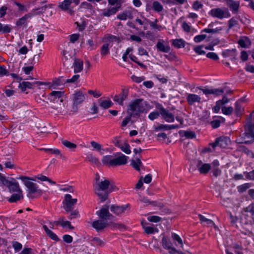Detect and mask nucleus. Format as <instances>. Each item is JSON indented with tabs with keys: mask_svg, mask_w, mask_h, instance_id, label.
I'll use <instances>...</instances> for the list:
<instances>
[{
	"mask_svg": "<svg viewBox=\"0 0 254 254\" xmlns=\"http://www.w3.org/2000/svg\"><path fill=\"white\" fill-rule=\"evenodd\" d=\"M233 111V108L232 107H223L222 108V113L226 115H229L232 114Z\"/></svg>",
	"mask_w": 254,
	"mask_h": 254,
	"instance_id": "obj_53",
	"label": "nucleus"
},
{
	"mask_svg": "<svg viewBox=\"0 0 254 254\" xmlns=\"http://www.w3.org/2000/svg\"><path fill=\"white\" fill-rule=\"evenodd\" d=\"M128 95V89L123 88L122 89V92L119 95H116L113 97V100L118 103L120 105H124V101L127 98Z\"/></svg>",
	"mask_w": 254,
	"mask_h": 254,
	"instance_id": "obj_9",
	"label": "nucleus"
},
{
	"mask_svg": "<svg viewBox=\"0 0 254 254\" xmlns=\"http://www.w3.org/2000/svg\"><path fill=\"white\" fill-rule=\"evenodd\" d=\"M198 89L201 90L205 95L212 94L215 96L222 95L224 91L223 88H202L199 87Z\"/></svg>",
	"mask_w": 254,
	"mask_h": 254,
	"instance_id": "obj_13",
	"label": "nucleus"
},
{
	"mask_svg": "<svg viewBox=\"0 0 254 254\" xmlns=\"http://www.w3.org/2000/svg\"><path fill=\"white\" fill-rule=\"evenodd\" d=\"M77 201L76 198H72L70 194H66L63 201V204H64V208L66 212L71 211L73 208V206L76 203Z\"/></svg>",
	"mask_w": 254,
	"mask_h": 254,
	"instance_id": "obj_5",
	"label": "nucleus"
},
{
	"mask_svg": "<svg viewBox=\"0 0 254 254\" xmlns=\"http://www.w3.org/2000/svg\"><path fill=\"white\" fill-rule=\"evenodd\" d=\"M43 228L45 230L47 236L50 239L56 242L59 241L60 240V239L59 238L57 235L51 230H50L46 225H43Z\"/></svg>",
	"mask_w": 254,
	"mask_h": 254,
	"instance_id": "obj_24",
	"label": "nucleus"
},
{
	"mask_svg": "<svg viewBox=\"0 0 254 254\" xmlns=\"http://www.w3.org/2000/svg\"><path fill=\"white\" fill-rule=\"evenodd\" d=\"M206 37L205 34L198 35L194 37V41L196 43H199L202 41Z\"/></svg>",
	"mask_w": 254,
	"mask_h": 254,
	"instance_id": "obj_60",
	"label": "nucleus"
},
{
	"mask_svg": "<svg viewBox=\"0 0 254 254\" xmlns=\"http://www.w3.org/2000/svg\"><path fill=\"white\" fill-rule=\"evenodd\" d=\"M184 136L188 139H193L196 137V134L194 131L190 130L184 131Z\"/></svg>",
	"mask_w": 254,
	"mask_h": 254,
	"instance_id": "obj_49",
	"label": "nucleus"
},
{
	"mask_svg": "<svg viewBox=\"0 0 254 254\" xmlns=\"http://www.w3.org/2000/svg\"><path fill=\"white\" fill-rule=\"evenodd\" d=\"M129 204L122 206H118L117 205H112L110 207L111 211L117 215H120L123 213L129 207Z\"/></svg>",
	"mask_w": 254,
	"mask_h": 254,
	"instance_id": "obj_15",
	"label": "nucleus"
},
{
	"mask_svg": "<svg viewBox=\"0 0 254 254\" xmlns=\"http://www.w3.org/2000/svg\"><path fill=\"white\" fill-rule=\"evenodd\" d=\"M254 142V131L244 130L239 139V144H252Z\"/></svg>",
	"mask_w": 254,
	"mask_h": 254,
	"instance_id": "obj_7",
	"label": "nucleus"
},
{
	"mask_svg": "<svg viewBox=\"0 0 254 254\" xmlns=\"http://www.w3.org/2000/svg\"><path fill=\"white\" fill-rule=\"evenodd\" d=\"M206 57L208 58L213 60L214 61H217L219 59L218 55L215 53L213 52L208 53L206 55Z\"/></svg>",
	"mask_w": 254,
	"mask_h": 254,
	"instance_id": "obj_59",
	"label": "nucleus"
},
{
	"mask_svg": "<svg viewBox=\"0 0 254 254\" xmlns=\"http://www.w3.org/2000/svg\"><path fill=\"white\" fill-rule=\"evenodd\" d=\"M152 9L154 11L159 13L163 10V6L160 2L154 1L152 3Z\"/></svg>",
	"mask_w": 254,
	"mask_h": 254,
	"instance_id": "obj_41",
	"label": "nucleus"
},
{
	"mask_svg": "<svg viewBox=\"0 0 254 254\" xmlns=\"http://www.w3.org/2000/svg\"><path fill=\"white\" fill-rule=\"evenodd\" d=\"M90 144L94 149H96L98 151H100L101 150H104L102 148V145L96 141H91Z\"/></svg>",
	"mask_w": 254,
	"mask_h": 254,
	"instance_id": "obj_52",
	"label": "nucleus"
},
{
	"mask_svg": "<svg viewBox=\"0 0 254 254\" xmlns=\"http://www.w3.org/2000/svg\"><path fill=\"white\" fill-rule=\"evenodd\" d=\"M160 112H152L150 113L148 115V118L150 120H154L156 119H157L160 115Z\"/></svg>",
	"mask_w": 254,
	"mask_h": 254,
	"instance_id": "obj_62",
	"label": "nucleus"
},
{
	"mask_svg": "<svg viewBox=\"0 0 254 254\" xmlns=\"http://www.w3.org/2000/svg\"><path fill=\"white\" fill-rule=\"evenodd\" d=\"M187 100L189 105H192L195 102L200 103L201 98L196 94H189L187 97Z\"/></svg>",
	"mask_w": 254,
	"mask_h": 254,
	"instance_id": "obj_21",
	"label": "nucleus"
},
{
	"mask_svg": "<svg viewBox=\"0 0 254 254\" xmlns=\"http://www.w3.org/2000/svg\"><path fill=\"white\" fill-rule=\"evenodd\" d=\"M17 179L22 180L24 185L27 188V196L29 198H34L35 197L34 194H37L39 196L42 194V190L38 189V187L36 183L31 181L33 180L31 178L24 176H21L17 178Z\"/></svg>",
	"mask_w": 254,
	"mask_h": 254,
	"instance_id": "obj_1",
	"label": "nucleus"
},
{
	"mask_svg": "<svg viewBox=\"0 0 254 254\" xmlns=\"http://www.w3.org/2000/svg\"><path fill=\"white\" fill-rule=\"evenodd\" d=\"M73 66L74 73H77L81 71L83 69V61L79 59H75Z\"/></svg>",
	"mask_w": 254,
	"mask_h": 254,
	"instance_id": "obj_22",
	"label": "nucleus"
},
{
	"mask_svg": "<svg viewBox=\"0 0 254 254\" xmlns=\"http://www.w3.org/2000/svg\"><path fill=\"white\" fill-rule=\"evenodd\" d=\"M198 217L202 224H205L209 226L214 224L212 220L205 218L201 214H198Z\"/></svg>",
	"mask_w": 254,
	"mask_h": 254,
	"instance_id": "obj_45",
	"label": "nucleus"
},
{
	"mask_svg": "<svg viewBox=\"0 0 254 254\" xmlns=\"http://www.w3.org/2000/svg\"><path fill=\"white\" fill-rule=\"evenodd\" d=\"M118 190V189L115 185V184L114 183H110V186L108 189V190L107 191V193H108V194L111 193V192Z\"/></svg>",
	"mask_w": 254,
	"mask_h": 254,
	"instance_id": "obj_64",
	"label": "nucleus"
},
{
	"mask_svg": "<svg viewBox=\"0 0 254 254\" xmlns=\"http://www.w3.org/2000/svg\"><path fill=\"white\" fill-rule=\"evenodd\" d=\"M227 213L230 216V218L231 219V223L232 225L234 226L236 228H237V225L236 224V222L238 219L237 216H233L231 212H228Z\"/></svg>",
	"mask_w": 254,
	"mask_h": 254,
	"instance_id": "obj_54",
	"label": "nucleus"
},
{
	"mask_svg": "<svg viewBox=\"0 0 254 254\" xmlns=\"http://www.w3.org/2000/svg\"><path fill=\"white\" fill-rule=\"evenodd\" d=\"M12 29L11 26L9 25H4L0 23V32L3 34L9 33Z\"/></svg>",
	"mask_w": 254,
	"mask_h": 254,
	"instance_id": "obj_44",
	"label": "nucleus"
},
{
	"mask_svg": "<svg viewBox=\"0 0 254 254\" xmlns=\"http://www.w3.org/2000/svg\"><path fill=\"white\" fill-rule=\"evenodd\" d=\"M131 166L136 171H140V167L142 166V163L139 158H136L135 160H131Z\"/></svg>",
	"mask_w": 254,
	"mask_h": 254,
	"instance_id": "obj_35",
	"label": "nucleus"
},
{
	"mask_svg": "<svg viewBox=\"0 0 254 254\" xmlns=\"http://www.w3.org/2000/svg\"><path fill=\"white\" fill-rule=\"evenodd\" d=\"M64 94V92L53 91L50 94L49 96L51 97V100L55 101L57 99H60Z\"/></svg>",
	"mask_w": 254,
	"mask_h": 254,
	"instance_id": "obj_40",
	"label": "nucleus"
},
{
	"mask_svg": "<svg viewBox=\"0 0 254 254\" xmlns=\"http://www.w3.org/2000/svg\"><path fill=\"white\" fill-rule=\"evenodd\" d=\"M118 10V7H111L108 9H104L103 12V15L104 16H110L112 15L115 14Z\"/></svg>",
	"mask_w": 254,
	"mask_h": 254,
	"instance_id": "obj_42",
	"label": "nucleus"
},
{
	"mask_svg": "<svg viewBox=\"0 0 254 254\" xmlns=\"http://www.w3.org/2000/svg\"><path fill=\"white\" fill-rule=\"evenodd\" d=\"M73 103L71 112L75 113L78 110V105L85 100V95L82 92H76L73 95Z\"/></svg>",
	"mask_w": 254,
	"mask_h": 254,
	"instance_id": "obj_6",
	"label": "nucleus"
},
{
	"mask_svg": "<svg viewBox=\"0 0 254 254\" xmlns=\"http://www.w3.org/2000/svg\"><path fill=\"white\" fill-rule=\"evenodd\" d=\"M239 151L245 153L251 158H254V153L243 145H239Z\"/></svg>",
	"mask_w": 254,
	"mask_h": 254,
	"instance_id": "obj_39",
	"label": "nucleus"
},
{
	"mask_svg": "<svg viewBox=\"0 0 254 254\" xmlns=\"http://www.w3.org/2000/svg\"><path fill=\"white\" fill-rule=\"evenodd\" d=\"M145 20L149 23L150 27L153 29H157L158 31H161L163 29L161 25L157 24L158 21L157 19H155L154 21H151L147 19H145Z\"/></svg>",
	"mask_w": 254,
	"mask_h": 254,
	"instance_id": "obj_37",
	"label": "nucleus"
},
{
	"mask_svg": "<svg viewBox=\"0 0 254 254\" xmlns=\"http://www.w3.org/2000/svg\"><path fill=\"white\" fill-rule=\"evenodd\" d=\"M162 243L163 247L169 251L170 254H175L177 252V250L172 247V243L171 242L165 237H163L162 240Z\"/></svg>",
	"mask_w": 254,
	"mask_h": 254,
	"instance_id": "obj_14",
	"label": "nucleus"
},
{
	"mask_svg": "<svg viewBox=\"0 0 254 254\" xmlns=\"http://www.w3.org/2000/svg\"><path fill=\"white\" fill-rule=\"evenodd\" d=\"M91 225L97 232H100L104 230L107 226L108 224L105 221L101 219L93 221Z\"/></svg>",
	"mask_w": 254,
	"mask_h": 254,
	"instance_id": "obj_17",
	"label": "nucleus"
},
{
	"mask_svg": "<svg viewBox=\"0 0 254 254\" xmlns=\"http://www.w3.org/2000/svg\"><path fill=\"white\" fill-rule=\"evenodd\" d=\"M109 45L108 43L104 44L101 48V54L102 56H106L109 54Z\"/></svg>",
	"mask_w": 254,
	"mask_h": 254,
	"instance_id": "obj_48",
	"label": "nucleus"
},
{
	"mask_svg": "<svg viewBox=\"0 0 254 254\" xmlns=\"http://www.w3.org/2000/svg\"><path fill=\"white\" fill-rule=\"evenodd\" d=\"M71 4V0H64L59 3L58 7L61 10L65 11L70 7Z\"/></svg>",
	"mask_w": 254,
	"mask_h": 254,
	"instance_id": "obj_34",
	"label": "nucleus"
},
{
	"mask_svg": "<svg viewBox=\"0 0 254 254\" xmlns=\"http://www.w3.org/2000/svg\"><path fill=\"white\" fill-rule=\"evenodd\" d=\"M203 46H198L194 48V52L198 55H204L205 52L203 50Z\"/></svg>",
	"mask_w": 254,
	"mask_h": 254,
	"instance_id": "obj_63",
	"label": "nucleus"
},
{
	"mask_svg": "<svg viewBox=\"0 0 254 254\" xmlns=\"http://www.w3.org/2000/svg\"><path fill=\"white\" fill-rule=\"evenodd\" d=\"M91 243L94 246L102 247L105 245L106 241L99 238L94 237L91 240Z\"/></svg>",
	"mask_w": 254,
	"mask_h": 254,
	"instance_id": "obj_30",
	"label": "nucleus"
},
{
	"mask_svg": "<svg viewBox=\"0 0 254 254\" xmlns=\"http://www.w3.org/2000/svg\"><path fill=\"white\" fill-rule=\"evenodd\" d=\"M132 18L133 16L132 12L129 10L125 11L123 13H120L117 15V18L123 20H126L127 18L132 19Z\"/></svg>",
	"mask_w": 254,
	"mask_h": 254,
	"instance_id": "obj_27",
	"label": "nucleus"
},
{
	"mask_svg": "<svg viewBox=\"0 0 254 254\" xmlns=\"http://www.w3.org/2000/svg\"><path fill=\"white\" fill-rule=\"evenodd\" d=\"M34 83H31L28 81H23L22 83H19L18 87L20 88L22 92H24L27 88L32 89L33 88Z\"/></svg>",
	"mask_w": 254,
	"mask_h": 254,
	"instance_id": "obj_29",
	"label": "nucleus"
},
{
	"mask_svg": "<svg viewBox=\"0 0 254 254\" xmlns=\"http://www.w3.org/2000/svg\"><path fill=\"white\" fill-rule=\"evenodd\" d=\"M62 143L68 149L73 151L77 147L76 144L72 143L67 140L62 139Z\"/></svg>",
	"mask_w": 254,
	"mask_h": 254,
	"instance_id": "obj_43",
	"label": "nucleus"
},
{
	"mask_svg": "<svg viewBox=\"0 0 254 254\" xmlns=\"http://www.w3.org/2000/svg\"><path fill=\"white\" fill-rule=\"evenodd\" d=\"M106 39L108 41H109L110 42H116L118 43H119L120 42H121V40L120 39V38L119 37L114 36V35H108L106 37Z\"/></svg>",
	"mask_w": 254,
	"mask_h": 254,
	"instance_id": "obj_51",
	"label": "nucleus"
},
{
	"mask_svg": "<svg viewBox=\"0 0 254 254\" xmlns=\"http://www.w3.org/2000/svg\"><path fill=\"white\" fill-rule=\"evenodd\" d=\"M112 160L111 155H106L103 157L102 161L104 165L112 166Z\"/></svg>",
	"mask_w": 254,
	"mask_h": 254,
	"instance_id": "obj_47",
	"label": "nucleus"
},
{
	"mask_svg": "<svg viewBox=\"0 0 254 254\" xmlns=\"http://www.w3.org/2000/svg\"><path fill=\"white\" fill-rule=\"evenodd\" d=\"M251 41L247 37H242L239 39V46L242 48H248L251 45Z\"/></svg>",
	"mask_w": 254,
	"mask_h": 254,
	"instance_id": "obj_25",
	"label": "nucleus"
},
{
	"mask_svg": "<svg viewBox=\"0 0 254 254\" xmlns=\"http://www.w3.org/2000/svg\"><path fill=\"white\" fill-rule=\"evenodd\" d=\"M109 207L108 205H104L100 210L96 212V214L103 220L109 219L113 215L109 212Z\"/></svg>",
	"mask_w": 254,
	"mask_h": 254,
	"instance_id": "obj_8",
	"label": "nucleus"
},
{
	"mask_svg": "<svg viewBox=\"0 0 254 254\" xmlns=\"http://www.w3.org/2000/svg\"><path fill=\"white\" fill-rule=\"evenodd\" d=\"M98 102L99 106L104 109H108L113 105V102L110 99L103 100L100 98L98 99Z\"/></svg>",
	"mask_w": 254,
	"mask_h": 254,
	"instance_id": "obj_23",
	"label": "nucleus"
},
{
	"mask_svg": "<svg viewBox=\"0 0 254 254\" xmlns=\"http://www.w3.org/2000/svg\"><path fill=\"white\" fill-rule=\"evenodd\" d=\"M227 5L233 12H236L238 10V3L233 0H225Z\"/></svg>",
	"mask_w": 254,
	"mask_h": 254,
	"instance_id": "obj_31",
	"label": "nucleus"
},
{
	"mask_svg": "<svg viewBox=\"0 0 254 254\" xmlns=\"http://www.w3.org/2000/svg\"><path fill=\"white\" fill-rule=\"evenodd\" d=\"M196 167L200 174H207L211 169L209 164L203 163L201 160H198L196 163Z\"/></svg>",
	"mask_w": 254,
	"mask_h": 254,
	"instance_id": "obj_16",
	"label": "nucleus"
},
{
	"mask_svg": "<svg viewBox=\"0 0 254 254\" xmlns=\"http://www.w3.org/2000/svg\"><path fill=\"white\" fill-rule=\"evenodd\" d=\"M203 4L198 0L195 1L192 4V8L195 10H198L201 8Z\"/></svg>",
	"mask_w": 254,
	"mask_h": 254,
	"instance_id": "obj_61",
	"label": "nucleus"
},
{
	"mask_svg": "<svg viewBox=\"0 0 254 254\" xmlns=\"http://www.w3.org/2000/svg\"><path fill=\"white\" fill-rule=\"evenodd\" d=\"M47 8H48V6L44 5L40 7L34 8L32 10V11L30 12H29V13L32 15V17L34 15H39V14H40L41 13L45 12V11L46 10Z\"/></svg>",
	"mask_w": 254,
	"mask_h": 254,
	"instance_id": "obj_32",
	"label": "nucleus"
},
{
	"mask_svg": "<svg viewBox=\"0 0 254 254\" xmlns=\"http://www.w3.org/2000/svg\"><path fill=\"white\" fill-rule=\"evenodd\" d=\"M251 184L246 183L239 186V192H243L245 191L251 187Z\"/></svg>",
	"mask_w": 254,
	"mask_h": 254,
	"instance_id": "obj_58",
	"label": "nucleus"
},
{
	"mask_svg": "<svg viewBox=\"0 0 254 254\" xmlns=\"http://www.w3.org/2000/svg\"><path fill=\"white\" fill-rule=\"evenodd\" d=\"M110 186V181L105 179L93 185L95 193L99 197L101 202L106 201L108 198V193H107Z\"/></svg>",
	"mask_w": 254,
	"mask_h": 254,
	"instance_id": "obj_2",
	"label": "nucleus"
},
{
	"mask_svg": "<svg viewBox=\"0 0 254 254\" xmlns=\"http://www.w3.org/2000/svg\"><path fill=\"white\" fill-rule=\"evenodd\" d=\"M8 188L10 192H22L18 182L13 178H11V183Z\"/></svg>",
	"mask_w": 254,
	"mask_h": 254,
	"instance_id": "obj_20",
	"label": "nucleus"
},
{
	"mask_svg": "<svg viewBox=\"0 0 254 254\" xmlns=\"http://www.w3.org/2000/svg\"><path fill=\"white\" fill-rule=\"evenodd\" d=\"M244 130L254 131V111L246 118L244 124Z\"/></svg>",
	"mask_w": 254,
	"mask_h": 254,
	"instance_id": "obj_10",
	"label": "nucleus"
},
{
	"mask_svg": "<svg viewBox=\"0 0 254 254\" xmlns=\"http://www.w3.org/2000/svg\"><path fill=\"white\" fill-rule=\"evenodd\" d=\"M88 161L92 164L98 165L100 164L99 160L96 157L93 156L92 155H90L88 157Z\"/></svg>",
	"mask_w": 254,
	"mask_h": 254,
	"instance_id": "obj_55",
	"label": "nucleus"
},
{
	"mask_svg": "<svg viewBox=\"0 0 254 254\" xmlns=\"http://www.w3.org/2000/svg\"><path fill=\"white\" fill-rule=\"evenodd\" d=\"M141 224L142 225V227L145 231V232L147 234H152L155 233V232H158V229L155 228L153 227H150V226H144L143 225V223L141 222Z\"/></svg>",
	"mask_w": 254,
	"mask_h": 254,
	"instance_id": "obj_46",
	"label": "nucleus"
},
{
	"mask_svg": "<svg viewBox=\"0 0 254 254\" xmlns=\"http://www.w3.org/2000/svg\"><path fill=\"white\" fill-rule=\"evenodd\" d=\"M162 218L158 216H151L147 217V220L152 222H159L161 220Z\"/></svg>",
	"mask_w": 254,
	"mask_h": 254,
	"instance_id": "obj_56",
	"label": "nucleus"
},
{
	"mask_svg": "<svg viewBox=\"0 0 254 254\" xmlns=\"http://www.w3.org/2000/svg\"><path fill=\"white\" fill-rule=\"evenodd\" d=\"M211 15L214 17L219 19L228 18L230 17V13L227 8H213L210 11Z\"/></svg>",
	"mask_w": 254,
	"mask_h": 254,
	"instance_id": "obj_4",
	"label": "nucleus"
},
{
	"mask_svg": "<svg viewBox=\"0 0 254 254\" xmlns=\"http://www.w3.org/2000/svg\"><path fill=\"white\" fill-rule=\"evenodd\" d=\"M12 247L15 252H19L22 248V245L20 243L13 241L12 242Z\"/></svg>",
	"mask_w": 254,
	"mask_h": 254,
	"instance_id": "obj_57",
	"label": "nucleus"
},
{
	"mask_svg": "<svg viewBox=\"0 0 254 254\" xmlns=\"http://www.w3.org/2000/svg\"><path fill=\"white\" fill-rule=\"evenodd\" d=\"M156 48L158 51L163 53H168L171 48L168 44H165L164 41L160 40L156 44Z\"/></svg>",
	"mask_w": 254,
	"mask_h": 254,
	"instance_id": "obj_19",
	"label": "nucleus"
},
{
	"mask_svg": "<svg viewBox=\"0 0 254 254\" xmlns=\"http://www.w3.org/2000/svg\"><path fill=\"white\" fill-rule=\"evenodd\" d=\"M17 193H13L9 198L8 201L10 202H15L23 198V196L22 192H17Z\"/></svg>",
	"mask_w": 254,
	"mask_h": 254,
	"instance_id": "obj_36",
	"label": "nucleus"
},
{
	"mask_svg": "<svg viewBox=\"0 0 254 254\" xmlns=\"http://www.w3.org/2000/svg\"><path fill=\"white\" fill-rule=\"evenodd\" d=\"M116 146L120 147L123 152H124L125 153L127 154H129L131 153L130 146L127 143H124V144H120L119 142H117L116 144Z\"/></svg>",
	"mask_w": 254,
	"mask_h": 254,
	"instance_id": "obj_33",
	"label": "nucleus"
},
{
	"mask_svg": "<svg viewBox=\"0 0 254 254\" xmlns=\"http://www.w3.org/2000/svg\"><path fill=\"white\" fill-rule=\"evenodd\" d=\"M160 114L166 122L168 123H172L174 122L175 118L174 115L170 112L168 110L161 107L159 109Z\"/></svg>",
	"mask_w": 254,
	"mask_h": 254,
	"instance_id": "obj_11",
	"label": "nucleus"
},
{
	"mask_svg": "<svg viewBox=\"0 0 254 254\" xmlns=\"http://www.w3.org/2000/svg\"><path fill=\"white\" fill-rule=\"evenodd\" d=\"M47 153L49 154H54L56 155H60L61 158H63V155L61 153V151L57 148H49L48 150H46Z\"/></svg>",
	"mask_w": 254,
	"mask_h": 254,
	"instance_id": "obj_50",
	"label": "nucleus"
},
{
	"mask_svg": "<svg viewBox=\"0 0 254 254\" xmlns=\"http://www.w3.org/2000/svg\"><path fill=\"white\" fill-rule=\"evenodd\" d=\"M236 52L237 50L236 49L227 50V51L223 52V55L225 57L234 56L232 59V61H234L237 60V58H236Z\"/></svg>",
	"mask_w": 254,
	"mask_h": 254,
	"instance_id": "obj_38",
	"label": "nucleus"
},
{
	"mask_svg": "<svg viewBox=\"0 0 254 254\" xmlns=\"http://www.w3.org/2000/svg\"><path fill=\"white\" fill-rule=\"evenodd\" d=\"M230 142L229 139L227 137H220L216 139L215 141L210 144L213 148L219 146L225 148L228 145Z\"/></svg>",
	"mask_w": 254,
	"mask_h": 254,
	"instance_id": "obj_12",
	"label": "nucleus"
},
{
	"mask_svg": "<svg viewBox=\"0 0 254 254\" xmlns=\"http://www.w3.org/2000/svg\"><path fill=\"white\" fill-rule=\"evenodd\" d=\"M172 45L176 48H182L185 46V41L182 39H176L171 40Z\"/></svg>",
	"mask_w": 254,
	"mask_h": 254,
	"instance_id": "obj_28",
	"label": "nucleus"
},
{
	"mask_svg": "<svg viewBox=\"0 0 254 254\" xmlns=\"http://www.w3.org/2000/svg\"><path fill=\"white\" fill-rule=\"evenodd\" d=\"M32 17V15L29 13L25 14L21 18H19L16 23L17 26H21L23 25H27V20Z\"/></svg>",
	"mask_w": 254,
	"mask_h": 254,
	"instance_id": "obj_26",
	"label": "nucleus"
},
{
	"mask_svg": "<svg viewBox=\"0 0 254 254\" xmlns=\"http://www.w3.org/2000/svg\"><path fill=\"white\" fill-rule=\"evenodd\" d=\"M127 157L124 154L121 156L113 158L112 160V166H121L125 165L127 163Z\"/></svg>",
	"mask_w": 254,
	"mask_h": 254,
	"instance_id": "obj_18",
	"label": "nucleus"
},
{
	"mask_svg": "<svg viewBox=\"0 0 254 254\" xmlns=\"http://www.w3.org/2000/svg\"><path fill=\"white\" fill-rule=\"evenodd\" d=\"M141 99H135L129 103L128 106L127 113L130 114L133 117H139L140 114L144 112L146 108L142 104Z\"/></svg>",
	"mask_w": 254,
	"mask_h": 254,
	"instance_id": "obj_3",
	"label": "nucleus"
}]
</instances>
